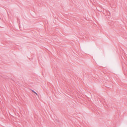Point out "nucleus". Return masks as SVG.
Returning <instances> with one entry per match:
<instances>
[{"label":"nucleus","instance_id":"1","mask_svg":"<svg viewBox=\"0 0 127 127\" xmlns=\"http://www.w3.org/2000/svg\"><path fill=\"white\" fill-rule=\"evenodd\" d=\"M32 92H33L36 95H37V93H36V92H34V91L33 90H32Z\"/></svg>","mask_w":127,"mask_h":127}]
</instances>
